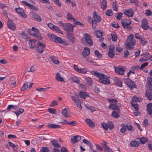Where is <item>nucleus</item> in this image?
<instances>
[{"instance_id": "obj_30", "label": "nucleus", "mask_w": 152, "mask_h": 152, "mask_svg": "<svg viewBox=\"0 0 152 152\" xmlns=\"http://www.w3.org/2000/svg\"><path fill=\"white\" fill-rule=\"evenodd\" d=\"M50 58L53 62L54 64H58L59 63V61L55 56H50Z\"/></svg>"}, {"instance_id": "obj_13", "label": "nucleus", "mask_w": 152, "mask_h": 152, "mask_svg": "<svg viewBox=\"0 0 152 152\" xmlns=\"http://www.w3.org/2000/svg\"><path fill=\"white\" fill-rule=\"evenodd\" d=\"M90 53V50L87 47H86L84 48L82 52V55L83 57L85 58L87 56H88Z\"/></svg>"}, {"instance_id": "obj_14", "label": "nucleus", "mask_w": 152, "mask_h": 152, "mask_svg": "<svg viewBox=\"0 0 152 152\" xmlns=\"http://www.w3.org/2000/svg\"><path fill=\"white\" fill-rule=\"evenodd\" d=\"M15 10L16 12L19 14L20 15L24 18L26 17V15L24 13L23 10L20 8H15Z\"/></svg>"}, {"instance_id": "obj_31", "label": "nucleus", "mask_w": 152, "mask_h": 152, "mask_svg": "<svg viewBox=\"0 0 152 152\" xmlns=\"http://www.w3.org/2000/svg\"><path fill=\"white\" fill-rule=\"evenodd\" d=\"M139 142L138 141L133 140L130 143V145L132 147H138L139 145Z\"/></svg>"}, {"instance_id": "obj_4", "label": "nucleus", "mask_w": 152, "mask_h": 152, "mask_svg": "<svg viewBox=\"0 0 152 152\" xmlns=\"http://www.w3.org/2000/svg\"><path fill=\"white\" fill-rule=\"evenodd\" d=\"M131 22V21L129 20L123 19L121 21V23L123 28L128 30H131L132 29V26H129Z\"/></svg>"}, {"instance_id": "obj_22", "label": "nucleus", "mask_w": 152, "mask_h": 152, "mask_svg": "<svg viewBox=\"0 0 152 152\" xmlns=\"http://www.w3.org/2000/svg\"><path fill=\"white\" fill-rule=\"evenodd\" d=\"M70 112L68 110L67 108H65L62 110V114L65 117L67 118L71 116L70 115Z\"/></svg>"}, {"instance_id": "obj_50", "label": "nucleus", "mask_w": 152, "mask_h": 152, "mask_svg": "<svg viewBox=\"0 0 152 152\" xmlns=\"http://www.w3.org/2000/svg\"><path fill=\"white\" fill-rule=\"evenodd\" d=\"M53 30L54 31L57 32L58 33L62 34H63L62 32V31L60 29L59 27L57 26H54Z\"/></svg>"}, {"instance_id": "obj_56", "label": "nucleus", "mask_w": 152, "mask_h": 152, "mask_svg": "<svg viewBox=\"0 0 152 152\" xmlns=\"http://www.w3.org/2000/svg\"><path fill=\"white\" fill-rule=\"evenodd\" d=\"M58 103L57 101L55 100H54L52 102L49 106L53 107L55 106L58 105Z\"/></svg>"}, {"instance_id": "obj_17", "label": "nucleus", "mask_w": 152, "mask_h": 152, "mask_svg": "<svg viewBox=\"0 0 152 152\" xmlns=\"http://www.w3.org/2000/svg\"><path fill=\"white\" fill-rule=\"evenodd\" d=\"M93 17L94 20H93L97 23H100L101 21V17L99 15H97L96 12L94 11L93 13Z\"/></svg>"}, {"instance_id": "obj_58", "label": "nucleus", "mask_w": 152, "mask_h": 152, "mask_svg": "<svg viewBox=\"0 0 152 152\" xmlns=\"http://www.w3.org/2000/svg\"><path fill=\"white\" fill-rule=\"evenodd\" d=\"M126 129H127L128 130L132 132L134 131V129H133V127L132 125H128L126 124Z\"/></svg>"}, {"instance_id": "obj_44", "label": "nucleus", "mask_w": 152, "mask_h": 152, "mask_svg": "<svg viewBox=\"0 0 152 152\" xmlns=\"http://www.w3.org/2000/svg\"><path fill=\"white\" fill-rule=\"evenodd\" d=\"M31 35L32 36H34L35 37H36L38 39H43L42 37L39 34V33L36 34H31Z\"/></svg>"}, {"instance_id": "obj_42", "label": "nucleus", "mask_w": 152, "mask_h": 152, "mask_svg": "<svg viewBox=\"0 0 152 152\" xmlns=\"http://www.w3.org/2000/svg\"><path fill=\"white\" fill-rule=\"evenodd\" d=\"M36 45L39 47L44 48L46 47V45L45 44L42 43L39 41H36Z\"/></svg>"}, {"instance_id": "obj_48", "label": "nucleus", "mask_w": 152, "mask_h": 152, "mask_svg": "<svg viewBox=\"0 0 152 152\" xmlns=\"http://www.w3.org/2000/svg\"><path fill=\"white\" fill-rule=\"evenodd\" d=\"M108 128H109L110 130L113 129L114 127V125L111 121L108 122L107 123Z\"/></svg>"}, {"instance_id": "obj_45", "label": "nucleus", "mask_w": 152, "mask_h": 152, "mask_svg": "<svg viewBox=\"0 0 152 152\" xmlns=\"http://www.w3.org/2000/svg\"><path fill=\"white\" fill-rule=\"evenodd\" d=\"M28 88V84L27 83L23 84V86L21 88V90L22 91H24Z\"/></svg>"}, {"instance_id": "obj_19", "label": "nucleus", "mask_w": 152, "mask_h": 152, "mask_svg": "<svg viewBox=\"0 0 152 152\" xmlns=\"http://www.w3.org/2000/svg\"><path fill=\"white\" fill-rule=\"evenodd\" d=\"M108 107L110 109L112 110H115L117 111V112L119 113L120 109L118 106L115 105L113 104H110Z\"/></svg>"}, {"instance_id": "obj_16", "label": "nucleus", "mask_w": 152, "mask_h": 152, "mask_svg": "<svg viewBox=\"0 0 152 152\" xmlns=\"http://www.w3.org/2000/svg\"><path fill=\"white\" fill-rule=\"evenodd\" d=\"M152 56L149 54L145 55L141 58H140L139 60V62H144L145 61H147L149 59H150L151 61H152V58H151Z\"/></svg>"}, {"instance_id": "obj_20", "label": "nucleus", "mask_w": 152, "mask_h": 152, "mask_svg": "<svg viewBox=\"0 0 152 152\" xmlns=\"http://www.w3.org/2000/svg\"><path fill=\"white\" fill-rule=\"evenodd\" d=\"M114 81L118 86L120 87H122V82L119 78L117 77H115L114 79Z\"/></svg>"}, {"instance_id": "obj_5", "label": "nucleus", "mask_w": 152, "mask_h": 152, "mask_svg": "<svg viewBox=\"0 0 152 152\" xmlns=\"http://www.w3.org/2000/svg\"><path fill=\"white\" fill-rule=\"evenodd\" d=\"M141 27L145 30L149 29L150 27L148 24V22L146 18H143L141 21Z\"/></svg>"}, {"instance_id": "obj_39", "label": "nucleus", "mask_w": 152, "mask_h": 152, "mask_svg": "<svg viewBox=\"0 0 152 152\" xmlns=\"http://www.w3.org/2000/svg\"><path fill=\"white\" fill-rule=\"evenodd\" d=\"M31 30L32 31L30 32L31 35V34H36L39 32V30L34 27H32Z\"/></svg>"}, {"instance_id": "obj_12", "label": "nucleus", "mask_w": 152, "mask_h": 152, "mask_svg": "<svg viewBox=\"0 0 152 152\" xmlns=\"http://www.w3.org/2000/svg\"><path fill=\"white\" fill-rule=\"evenodd\" d=\"M81 137L79 135H76L72 137L71 138V142L74 144L78 142L81 140Z\"/></svg>"}, {"instance_id": "obj_11", "label": "nucleus", "mask_w": 152, "mask_h": 152, "mask_svg": "<svg viewBox=\"0 0 152 152\" xmlns=\"http://www.w3.org/2000/svg\"><path fill=\"white\" fill-rule=\"evenodd\" d=\"M7 24L9 28L13 31H15V24L13 21L9 20V19H8Z\"/></svg>"}, {"instance_id": "obj_7", "label": "nucleus", "mask_w": 152, "mask_h": 152, "mask_svg": "<svg viewBox=\"0 0 152 152\" xmlns=\"http://www.w3.org/2000/svg\"><path fill=\"white\" fill-rule=\"evenodd\" d=\"M50 38V39L53 41L55 42H58L59 43H61L62 42V40L61 38L59 37L56 36L53 34H51L48 36Z\"/></svg>"}, {"instance_id": "obj_57", "label": "nucleus", "mask_w": 152, "mask_h": 152, "mask_svg": "<svg viewBox=\"0 0 152 152\" xmlns=\"http://www.w3.org/2000/svg\"><path fill=\"white\" fill-rule=\"evenodd\" d=\"M106 15L107 16H111L113 15L112 10H107L105 13Z\"/></svg>"}, {"instance_id": "obj_33", "label": "nucleus", "mask_w": 152, "mask_h": 152, "mask_svg": "<svg viewBox=\"0 0 152 152\" xmlns=\"http://www.w3.org/2000/svg\"><path fill=\"white\" fill-rule=\"evenodd\" d=\"M68 38L73 43L75 42V37L74 35L72 34L68 33L67 34Z\"/></svg>"}, {"instance_id": "obj_15", "label": "nucleus", "mask_w": 152, "mask_h": 152, "mask_svg": "<svg viewBox=\"0 0 152 152\" xmlns=\"http://www.w3.org/2000/svg\"><path fill=\"white\" fill-rule=\"evenodd\" d=\"M71 98L72 100L74 101L77 107H81V102L78 97L74 96H72Z\"/></svg>"}, {"instance_id": "obj_40", "label": "nucleus", "mask_w": 152, "mask_h": 152, "mask_svg": "<svg viewBox=\"0 0 152 152\" xmlns=\"http://www.w3.org/2000/svg\"><path fill=\"white\" fill-rule=\"evenodd\" d=\"M85 80L86 81L87 85L89 86H91L92 83V80L91 78L89 77H87L85 78Z\"/></svg>"}, {"instance_id": "obj_1", "label": "nucleus", "mask_w": 152, "mask_h": 152, "mask_svg": "<svg viewBox=\"0 0 152 152\" xmlns=\"http://www.w3.org/2000/svg\"><path fill=\"white\" fill-rule=\"evenodd\" d=\"M91 73L93 75L99 77L98 81L99 82L107 85L110 83L109 77L95 71L92 72Z\"/></svg>"}, {"instance_id": "obj_64", "label": "nucleus", "mask_w": 152, "mask_h": 152, "mask_svg": "<svg viewBox=\"0 0 152 152\" xmlns=\"http://www.w3.org/2000/svg\"><path fill=\"white\" fill-rule=\"evenodd\" d=\"M87 72V70L84 68L80 69L78 72L83 74H85Z\"/></svg>"}, {"instance_id": "obj_41", "label": "nucleus", "mask_w": 152, "mask_h": 152, "mask_svg": "<svg viewBox=\"0 0 152 152\" xmlns=\"http://www.w3.org/2000/svg\"><path fill=\"white\" fill-rule=\"evenodd\" d=\"M36 50L38 53H42L44 51V49L43 48L37 45L36 48Z\"/></svg>"}, {"instance_id": "obj_18", "label": "nucleus", "mask_w": 152, "mask_h": 152, "mask_svg": "<svg viewBox=\"0 0 152 152\" xmlns=\"http://www.w3.org/2000/svg\"><path fill=\"white\" fill-rule=\"evenodd\" d=\"M79 94L80 97L82 99H85L87 97L89 96V95L88 93L86 92L80 91Z\"/></svg>"}, {"instance_id": "obj_3", "label": "nucleus", "mask_w": 152, "mask_h": 152, "mask_svg": "<svg viewBox=\"0 0 152 152\" xmlns=\"http://www.w3.org/2000/svg\"><path fill=\"white\" fill-rule=\"evenodd\" d=\"M134 36L132 34H130L128 37L127 40L126 42L125 47L129 50H131L134 48V46L136 42L133 40Z\"/></svg>"}, {"instance_id": "obj_61", "label": "nucleus", "mask_w": 152, "mask_h": 152, "mask_svg": "<svg viewBox=\"0 0 152 152\" xmlns=\"http://www.w3.org/2000/svg\"><path fill=\"white\" fill-rule=\"evenodd\" d=\"M145 14L147 16H151L152 12L149 10H145Z\"/></svg>"}, {"instance_id": "obj_26", "label": "nucleus", "mask_w": 152, "mask_h": 152, "mask_svg": "<svg viewBox=\"0 0 152 152\" xmlns=\"http://www.w3.org/2000/svg\"><path fill=\"white\" fill-rule=\"evenodd\" d=\"M147 110L148 113L150 115L152 113V103H149L147 106Z\"/></svg>"}, {"instance_id": "obj_27", "label": "nucleus", "mask_w": 152, "mask_h": 152, "mask_svg": "<svg viewBox=\"0 0 152 152\" xmlns=\"http://www.w3.org/2000/svg\"><path fill=\"white\" fill-rule=\"evenodd\" d=\"M36 41H37L34 39H31L29 41L28 43L31 48H33L35 47L36 44Z\"/></svg>"}, {"instance_id": "obj_32", "label": "nucleus", "mask_w": 152, "mask_h": 152, "mask_svg": "<svg viewBox=\"0 0 152 152\" xmlns=\"http://www.w3.org/2000/svg\"><path fill=\"white\" fill-rule=\"evenodd\" d=\"M56 80L61 82L64 81V78L61 76L60 74L58 72L56 75Z\"/></svg>"}, {"instance_id": "obj_25", "label": "nucleus", "mask_w": 152, "mask_h": 152, "mask_svg": "<svg viewBox=\"0 0 152 152\" xmlns=\"http://www.w3.org/2000/svg\"><path fill=\"white\" fill-rule=\"evenodd\" d=\"M101 8L103 10H104L107 7V2L105 0H101L100 1Z\"/></svg>"}, {"instance_id": "obj_24", "label": "nucleus", "mask_w": 152, "mask_h": 152, "mask_svg": "<svg viewBox=\"0 0 152 152\" xmlns=\"http://www.w3.org/2000/svg\"><path fill=\"white\" fill-rule=\"evenodd\" d=\"M124 14L128 17H132L133 14V12L131 9L125 11L124 12Z\"/></svg>"}, {"instance_id": "obj_60", "label": "nucleus", "mask_w": 152, "mask_h": 152, "mask_svg": "<svg viewBox=\"0 0 152 152\" xmlns=\"http://www.w3.org/2000/svg\"><path fill=\"white\" fill-rule=\"evenodd\" d=\"M20 34L21 36L24 39H27L28 38L27 35L25 33L24 31H22Z\"/></svg>"}, {"instance_id": "obj_8", "label": "nucleus", "mask_w": 152, "mask_h": 152, "mask_svg": "<svg viewBox=\"0 0 152 152\" xmlns=\"http://www.w3.org/2000/svg\"><path fill=\"white\" fill-rule=\"evenodd\" d=\"M115 72L117 74L120 75H124V69L120 66H114Z\"/></svg>"}, {"instance_id": "obj_62", "label": "nucleus", "mask_w": 152, "mask_h": 152, "mask_svg": "<svg viewBox=\"0 0 152 152\" xmlns=\"http://www.w3.org/2000/svg\"><path fill=\"white\" fill-rule=\"evenodd\" d=\"M95 145L96 146V148L97 151H98L100 152H101L103 151V149L102 147L97 144H95Z\"/></svg>"}, {"instance_id": "obj_55", "label": "nucleus", "mask_w": 152, "mask_h": 152, "mask_svg": "<svg viewBox=\"0 0 152 152\" xmlns=\"http://www.w3.org/2000/svg\"><path fill=\"white\" fill-rule=\"evenodd\" d=\"M66 16L68 20H73L74 21V19H75L73 17L72 15L69 13H68L67 14Z\"/></svg>"}, {"instance_id": "obj_54", "label": "nucleus", "mask_w": 152, "mask_h": 152, "mask_svg": "<svg viewBox=\"0 0 152 152\" xmlns=\"http://www.w3.org/2000/svg\"><path fill=\"white\" fill-rule=\"evenodd\" d=\"M90 19L92 20V28L94 29H96V26H97V23L94 21L93 20L92 18L91 17H90Z\"/></svg>"}, {"instance_id": "obj_29", "label": "nucleus", "mask_w": 152, "mask_h": 152, "mask_svg": "<svg viewBox=\"0 0 152 152\" xmlns=\"http://www.w3.org/2000/svg\"><path fill=\"white\" fill-rule=\"evenodd\" d=\"M51 142L55 148H59L61 147V145L58 144V141L55 139L51 140Z\"/></svg>"}, {"instance_id": "obj_10", "label": "nucleus", "mask_w": 152, "mask_h": 152, "mask_svg": "<svg viewBox=\"0 0 152 152\" xmlns=\"http://www.w3.org/2000/svg\"><path fill=\"white\" fill-rule=\"evenodd\" d=\"M125 82L128 87L132 90L136 87L134 84L133 82L129 78H126L125 80Z\"/></svg>"}, {"instance_id": "obj_21", "label": "nucleus", "mask_w": 152, "mask_h": 152, "mask_svg": "<svg viewBox=\"0 0 152 152\" xmlns=\"http://www.w3.org/2000/svg\"><path fill=\"white\" fill-rule=\"evenodd\" d=\"M85 122L91 128H94L95 126V124L90 119H86L85 120Z\"/></svg>"}, {"instance_id": "obj_6", "label": "nucleus", "mask_w": 152, "mask_h": 152, "mask_svg": "<svg viewBox=\"0 0 152 152\" xmlns=\"http://www.w3.org/2000/svg\"><path fill=\"white\" fill-rule=\"evenodd\" d=\"M74 26H73L71 24L66 23L63 29L66 31L67 33L68 32H72L73 31Z\"/></svg>"}, {"instance_id": "obj_53", "label": "nucleus", "mask_w": 152, "mask_h": 152, "mask_svg": "<svg viewBox=\"0 0 152 152\" xmlns=\"http://www.w3.org/2000/svg\"><path fill=\"white\" fill-rule=\"evenodd\" d=\"M113 8L114 11H118V8L117 6V3L116 1H115L113 2Z\"/></svg>"}, {"instance_id": "obj_28", "label": "nucleus", "mask_w": 152, "mask_h": 152, "mask_svg": "<svg viewBox=\"0 0 152 152\" xmlns=\"http://www.w3.org/2000/svg\"><path fill=\"white\" fill-rule=\"evenodd\" d=\"M47 127L48 128L53 129H60L61 128V126L60 125L52 124H48L47 126Z\"/></svg>"}, {"instance_id": "obj_23", "label": "nucleus", "mask_w": 152, "mask_h": 152, "mask_svg": "<svg viewBox=\"0 0 152 152\" xmlns=\"http://www.w3.org/2000/svg\"><path fill=\"white\" fill-rule=\"evenodd\" d=\"M32 16L37 21L41 22L42 21L41 18L39 15L36 13H34L32 14Z\"/></svg>"}, {"instance_id": "obj_46", "label": "nucleus", "mask_w": 152, "mask_h": 152, "mask_svg": "<svg viewBox=\"0 0 152 152\" xmlns=\"http://www.w3.org/2000/svg\"><path fill=\"white\" fill-rule=\"evenodd\" d=\"M24 111L23 109L20 108L19 109L18 111L17 112L14 111V113H15L17 116L18 117Z\"/></svg>"}, {"instance_id": "obj_38", "label": "nucleus", "mask_w": 152, "mask_h": 152, "mask_svg": "<svg viewBox=\"0 0 152 152\" xmlns=\"http://www.w3.org/2000/svg\"><path fill=\"white\" fill-rule=\"evenodd\" d=\"M132 101L133 103H135L136 102H140L141 101V99L138 97H137L136 96H134L132 97Z\"/></svg>"}, {"instance_id": "obj_2", "label": "nucleus", "mask_w": 152, "mask_h": 152, "mask_svg": "<svg viewBox=\"0 0 152 152\" xmlns=\"http://www.w3.org/2000/svg\"><path fill=\"white\" fill-rule=\"evenodd\" d=\"M147 85L148 88L145 93V95L149 100L152 99V78H148L147 80Z\"/></svg>"}, {"instance_id": "obj_37", "label": "nucleus", "mask_w": 152, "mask_h": 152, "mask_svg": "<svg viewBox=\"0 0 152 152\" xmlns=\"http://www.w3.org/2000/svg\"><path fill=\"white\" fill-rule=\"evenodd\" d=\"M121 126L120 131L122 133H124L126 131V126L124 124H122L121 125Z\"/></svg>"}, {"instance_id": "obj_49", "label": "nucleus", "mask_w": 152, "mask_h": 152, "mask_svg": "<svg viewBox=\"0 0 152 152\" xmlns=\"http://www.w3.org/2000/svg\"><path fill=\"white\" fill-rule=\"evenodd\" d=\"M18 107V106L17 105H10L8 106L7 109L8 110H10L11 108H12L13 110H15Z\"/></svg>"}, {"instance_id": "obj_63", "label": "nucleus", "mask_w": 152, "mask_h": 152, "mask_svg": "<svg viewBox=\"0 0 152 152\" xmlns=\"http://www.w3.org/2000/svg\"><path fill=\"white\" fill-rule=\"evenodd\" d=\"M80 88L83 90H86L87 89V87L84 84H81L79 85Z\"/></svg>"}, {"instance_id": "obj_34", "label": "nucleus", "mask_w": 152, "mask_h": 152, "mask_svg": "<svg viewBox=\"0 0 152 152\" xmlns=\"http://www.w3.org/2000/svg\"><path fill=\"white\" fill-rule=\"evenodd\" d=\"M107 143L106 142H104V151L106 152H112V149L109 147H108L106 145Z\"/></svg>"}, {"instance_id": "obj_59", "label": "nucleus", "mask_w": 152, "mask_h": 152, "mask_svg": "<svg viewBox=\"0 0 152 152\" xmlns=\"http://www.w3.org/2000/svg\"><path fill=\"white\" fill-rule=\"evenodd\" d=\"M111 115L113 117L115 118H118L120 116V115L118 114L114 111H113V112Z\"/></svg>"}, {"instance_id": "obj_47", "label": "nucleus", "mask_w": 152, "mask_h": 152, "mask_svg": "<svg viewBox=\"0 0 152 152\" xmlns=\"http://www.w3.org/2000/svg\"><path fill=\"white\" fill-rule=\"evenodd\" d=\"M132 106L135 109L136 111H137L139 109V107L138 104L135 103L131 102Z\"/></svg>"}, {"instance_id": "obj_35", "label": "nucleus", "mask_w": 152, "mask_h": 152, "mask_svg": "<svg viewBox=\"0 0 152 152\" xmlns=\"http://www.w3.org/2000/svg\"><path fill=\"white\" fill-rule=\"evenodd\" d=\"M96 36L97 37H102L103 35V32L99 30H96L94 32Z\"/></svg>"}, {"instance_id": "obj_51", "label": "nucleus", "mask_w": 152, "mask_h": 152, "mask_svg": "<svg viewBox=\"0 0 152 152\" xmlns=\"http://www.w3.org/2000/svg\"><path fill=\"white\" fill-rule=\"evenodd\" d=\"M139 140L140 142V143L142 144H144L145 142H148L146 138L144 137H142L140 138V139Z\"/></svg>"}, {"instance_id": "obj_9", "label": "nucleus", "mask_w": 152, "mask_h": 152, "mask_svg": "<svg viewBox=\"0 0 152 152\" xmlns=\"http://www.w3.org/2000/svg\"><path fill=\"white\" fill-rule=\"evenodd\" d=\"M84 36L85 41L87 43L89 44L90 46H92L93 45V42L90 35L88 34L85 33Z\"/></svg>"}, {"instance_id": "obj_36", "label": "nucleus", "mask_w": 152, "mask_h": 152, "mask_svg": "<svg viewBox=\"0 0 152 152\" xmlns=\"http://www.w3.org/2000/svg\"><path fill=\"white\" fill-rule=\"evenodd\" d=\"M83 142L84 143H85L87 145H88L91 149H92L93 146L91 143L88 140L86 139H84L83 140Z\"/></svg>"}, {"instance_id": "obj_52", "label": "nucleus", "mask_w": 152, "mask_h": 152, "mask_svg": "<svg viewBox=\"0 0 152 152\" xmlns=\"http://www.w3.org/2000/svg\"><path fill=\"white\" fill-rule=\"evenodd\" d=\"M71 79L73 82H75L78 84H79L80 82L79 80L75 76L71 78Z\"/></svg>"}, {"instance_id": "obj_43", "label": "nucleus", "mask_w": 152, "mask_h": 152, "mask_svg": "<svg viewBox=\"0 0 152 152\" xmlns=\"http://www.w3.org/2000/svg\"><path fill=\"white\" fill-rule=\"evenodd\" d=\"M112 40L113 42H116L117 39V36L115 33L111 34Z\"/></svg>"}]
</instances>
